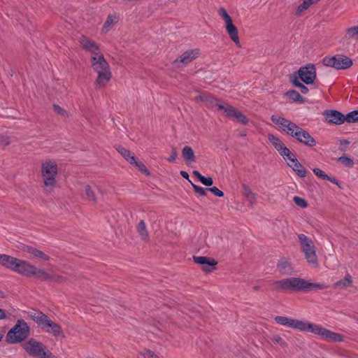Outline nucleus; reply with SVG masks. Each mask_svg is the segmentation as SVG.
<instances>
[{
    "label": "nucleus",
    "instance_id": "c9c22d12",
    "mask_svg": "<svg viewBox=\"0 0 358 358\" xmlns=\"http://www.w3.org/2000/svg\"><path fill=\"white\" fill-rule=\"evenodd\" d=\"M286 95L291 100L297 102H303V96L296 91L295 90H290L287 92Z\"/></svg>",
    "mask_w": 358,
    "mask_h": 358
},
{
    "label": "nucleus",
    "instance_id": "1a4fd4ad",
    "mask_svg": "<svg viewBox=\"0 0 358 358\" xmlns=\"http://www.w3.org/2000/svg\"><path fill=\"white\" fill-rule=\"evenodd\" d=\"M23 349L34 358H58L51 352L46 350L45 346L34 338H30L22 345Z\"/></svg>",
    "mask_w": 358,
    "mask_h": 358
},
{
    "label": "nucleus",
    "instance_id": "a878e982",
    "mask_svg": "<svg viewBox=\"0 0 358 358\" xmlns=\"http://www.w3.org/2000/svg\"><path fill=\"white\" fill-rule=\"evenodd\" d=\"M182 156L188 164L195 162L196 157L194 152L189 146H185L182 148Z\"/></svg>",
    "mask_w": 358,
    "mask_h": 358
},
{
    "label": "nucleus",
    "instance_id": "c85d7f7f",
    "mask_svg": "<svg viewBox=\"0 0 358 358\" xmlns=\"http://www.w3.org/2000/svg\"><path fill=\"white\" fill-rule=\"evenodd\" d=\"M137 231L142 240L146 241L148 238V231L145 223L141 220L137 225Z\"/></svg>",
    "mask_w": 358,
    "mask_h": 358
},
{
    "label": "nucleus",
    "instance_id": "37998d69",
    "mask_svg": "<svg viewBox=\"0 0 358 358\" xmlns=\"http://www.w3.org/2000/svg\"><path fill=\"white\" fill-rule=\"evenodd\" d=\"M208 191H210V192H212L214 195L217 196H219V197H222L224 196V193L222 191L220 190L217 187H210V188H208Z\"/></svg>",
    "mask_w": 358,
    "mask_h": 358
},
{
    "label": "nucleus",
    "instance_id": "603ef678",
    "mask_svg": "<svg viewBox=\"0 0 358 358\" xmlns=\"http://www.w3.org/2000/svg\"><path fill=\"white\" fill-rule=\"evenodd\" d=\"M293 85L295 86V87H300L301 85H302L301 83H300L299 80H293Z\"/></svg>",
    "mask_w": 358,
    "mask_h": 358
},
{
    "label": "nucleus",
    "instance_id": "ddd939ff",
    "mask_svg": "<svg viewBox=\"0 0 358 358\" xmlns=\"http://www.w3.org/2000/svg\"><path fill=\"white\" fill-rule=\"evenodd\" d=\"M298 73L301 80L307 85L313 83L316 78V68L313 64L301 67Z\"/></svg>",
    "mask_w": 358,
    "mask_h": 358
},
{
    "label": "nucleus",
    "instance_id": "4c0bfd02",
    "mask_svg": "<svg viewBox=\"0 0 358 358\" xmlns=\"http://www.w3.org/2000/svg\"><path fill=\"white\" fill-rule=\"evenodd\" d=\"M338 161L347 167H352L354 161L352 158L347 156H342L338 159Z\"/></svg>",
    "mask_w": 358,
    "mask_h": 358
},
{
    "label": "nucleus",
    "instance_id": "f3484780",
    "mask_svg": "<svg viewBox=\"0 0 358 358\" xmlns=\"http://www.w3.org/2000/svg\"><path fill=\"white\" fill-rule=\"evenodd\" d=\"M285 161L287 164L301 178L306 176V171L302 164L298 161L294 153L290 154Z\"/></svg>",
    "mask_w": 358,
    "mask_h": 358
},
{
    "label": "nucleus",
    "instance_id": "6ab92c4d",
    "mask_svg": "<svg viewBox=\"0 0 358 358\" xmlns=\"http://www.w3.org/2000/svg\"><path fill=\"white\" fill-rule=\"evenodd\" d=\"M199 55V49L196 48L193 50H187L183 54H182L178 59H176L175 63L176 64H187L192 62L196 58H197Z\"/></svg>",
    "mask_w": 358,
    "mask_h": 358
},
{
    "label": "nucleus",
    "instance_id": "6e6d98bb",
    "mask_svg": "<svg viewBox=\"0 0 358 358\" xmlns=\"http://www.w3.org/2000/svg\"><path fill=\"white\" fill-rule=\"evenodd\" d=\"M3 338V334L2 332H0V341H1Z\"/></svg>",
    "mask_w": 358,
    "mask_h": 358
},
{
    "label": "nucleus",
    "instance_id": "473e14b6",
    "mask_svg": "<svg viewBox=\"0 0 358 358\" xmlns=\"http://www.w3.org/2000/svg\"><path fill=\"white\" fill-rule=\"evenodd\" d=\"M84 192L85 195V198L87 201L90 202L95 203L96 202V194L94 193V191L92 188V187L89 185H86L84 187Z\"/></svg>",
    "mask_w": 358,
    "mask_h": 358
},
{
    "label": "nucleus",
    "instance_id": "5fc2aeb1",
    "mask_svg": "<svg viewBox=\"0 0 358 358\" xmlns=\"http://www.w3.org/2000/svg\"><path fill=\"white\" fill-rule=\"evenodd\" d=\"M329 180V181H331V182H333V183H334V184H337V182H336V179H335V178H331L330 177V180Z\"/></svg>",
    "mask_w": 358,
    "mask_h": 358
},
{
    "label": "nucleus",
    "instance_id": "9d476101",
    "mask_svg": "<svg viewBox=\"0 0 358 358\" xmlns=\"http://www.w3.org/2000/svg\"><path fill=\"white\" fill-rule=\"evenodd\" d=\"M298 238L300 243L301 249L303 252L308 263L313 267H317L318 265V260L316 255V248L313 241L303 234H299Z\"/></svg>",
    "mask_w": 358,
    "mask_h": 358
},
{
    "label": "nucleus",
    "instance_id": "a211bd4d",
    "mask_svg": "<svg viewBox=\"0 0 358 358\" xmlns=\"http://www.w3.org/2000/svg\"><path fill=\"white\" fill-rule=\"evenodd\" d=\"M193 259L195 263L201 265L202 266V269L205 272H211L215 268V266L217 265V262L213 259H209L206 257H202V256H194L193 257Z\"/></svg>",
    "mask_w": 358,
    "mask_h": 358
},
{
    "label": "nucleus",
    "instance_id": "6e6552de",
    "mask_svg": "<svg viewBox=\"0 0 358 358\" xmlns=\"http://www.w3.org/2000/svg\"><path fill=\"white\" fill-rule=\"evenodd\" d=\"M30 329L23 320H18L15 324L8 331L6 341L8 343H18L24 341L29 335Z\"/></svg>",
    "mask_w": 358,
    "mask_h": 358
},
{
    "label": "nucleus",
    "instance_id": "dca6fc26",
    "mask_svg": "<svg viewBox=\"0 0 358 358\" xmlns=\"http://www.w3.org/2000/svg\"><path fill=\"white\" fill-rule=\"evenodd\" d=\"M221 108L223 109V113L227 117L232 118L234 121L244 125L248 124V119L246 116L233 106L228 105L227 106H221Z\"/></svg>",
    "mask_w": 358,
    "mask_h": 358
},
{
    "label": "nucleus",
    "instance_id": "09e8293b",
    "mask_svg": "<svg viewBox=\"0 0 358 358\" xmlns=\"http://www.w3.org/2000/svg\"><path fill=\"white\" fill-rule=\"evenodd\" d=\"M299 88L301 89V92L303 94H306L308 92V88L303 84H302Z\"/></svg>",
    "mask_w": 358,
    "mask_h": 358
},
{
    "label": "nucleus",
    "instance_id": "393cba45",
    "mask_svg": "<svg viewBox=\"0 0 358 358\" xmlns=\"http://www.w3.org/2000/svg\"><path fill=\"white\" fill-rule=\"evenodd\" d=\"M118 20L119 17L116 14L109 15L103 25L102 31L103 33L110 31L112 28L117 24Z\"/></svg>",
    "mask_w": 358,
    "mask_h": 358
},
{
    "label": "nucleus",
    "instance_id": "de8ad7c7",
    "mask_svg": "<svg viewBox=\"0 0 358 358\" xmlns=\"http://www.w3.org/2000/svg\"><path fill=\"white\" fill-rule=\"evenodd\" d=\"M1 143L3 145H8L10 143L9 137H6V136L1 137Z\"/></svg>",
    "mask_w": 358,
    "mask_h": 358
},
{
    "label": "nucleus",
    "instance_id": "72a5a7b5",
    "mask_svg": "<svg viewBox=\"0 0 358 358\" xmlns=\"http://www.w3.org/2000/svg\"><path fill=\"white\" fill-rule=\"evenodd\" d=\"M131 165L135 166L138 171H140L143 174L148 176L150 175V171L146 168L145 164L138 159L136 157L135 158L134 161L131 162Z\"/></svg>",
    "mask_w": 358,
    "mask_h": 358
},
{
    "label": "nucleus",
    "instance_id": "cd10ccee",
    "mask_svg": "<svg viewBox=\"0 0 358 358\" xmlns=\"http://www.w3.org/2000/svg\"><path fill=\"white\" fill-rule=\"evenodd\" d=\"M352 282V277L350 274H346L343 279L335 282L333 287L339 289L347 288L351 286Z\"/></svg>",
    "mask_w": 358,
    "mask_h": 358
},
{
    "label": "nucleus",
    "instance_id": "ea45409f",
    "mask_svg": "<svg viewBox=\"0 0 358 358\" xmlns=\"http://www.w3.org/2000/svg\"><path fill=\"white\" fill-rule=\"evenodd\" d=\"M293 200H294V203H296V205H297L298 206H299L301 208H306L308 206L307 201L301 197L295 196L294 197Z\"/></svg>",
    "mask_w": 358,
    "mask_h": 358
},
{
    "label": "nucleus",
    "instance_id": "864d4df0",
    "mask_svg": "<svg viewBox=\"0 0 358 358\" xmlns=\"http://www.w3.org/2000/svg\"><path fill=\"white\" fill-rule=\"evenodd\" d=\"M349 143H350L349 141H348L346 140H344V141L341 142V144L343 145H348Z\"/></svg>",
    "mask_w": 358,
    "mask_h": 358
},
{
    "label": "nucleus",
    "instance_id": "79ce46f5",
    "mask_svg": "<svg viewBox=\"0 0 358 358\" xmlns=\"http://www.w3.org/2000/svg\"><path fill=\"white\" fill-rule=\"evenodd\" d=\"M272 341L274 343L279 344L281 346L286 345L285 341L282 339V338L280 335H278V334L274 335L272 337Z\"/></svg>",
    "mask_w": 358,
    "mask_h": 358
},
{
    "label": "nucleus",
    "instance_id": "f257e3e1",
    "mask_svg": "<svg viewBox=\"0 0 358 358\" xmlns=\"http://www.w3.org/2000/svg\"><path fill=\"white\" fill-rule=\"evenodd\" d=\"M275 321L278 324L287 327L303 333H311L320 339L329 342H342L344 336L338 333L332 331L322 325L308 320H298L286 316H276Z\"/></svg>",
    "mask_w": 358,
    "mask_h": 358
},
{
    "label": "nucleus",
    "instance_id": "0eeeda50",
    "mask_svg": "<svg viewBox=\"0 0 358 358\" xmlns=\"http://www.w3.org/2000/svg\"><path fill=\"white\" fill-rule=\"evenodd\" d=\"M58 164L52 159H45L41 164V176L47 189L53 190L57 185Z\"/></svg>",
    "mask_w": 358,
    "mask_h": 358
},
{
    "label": "nucleus",
    "instance_id": "2eb2a0df",
    "mask_svg": "<svg viewBox=\"0 0 358 358\" xmlns=\"http://www.w3.org/2000/svg\"><path fill=\"white\" fill-rule=\"evenodd\" d=\"M268 140L273 148L278 152L279 155L285 159L292 152L287 148L284 143L277 136L272 134H268Z\"/></svg>",
    "mask_w": 358,
    "mask_h": 358
},
{
    "label": "nucleus",
    "instance_id": "b1692460",
    "mask_svg": "<svg viewBox=\"0 0 358 358\" xmlns=\"http://www.w3.org/2000/svg\"><path fill=\"white\" fill-rule=\"evenodd\" d=\"M279 271L284 274L288 275L293 272V267L290 261L286 258H282L278 264Z\"/></svg>",
    "mask_w": 358,
    "mask_h": 358
},
{
    "label": "nucleus",
    "instance_id": "412c9836",
    "mask_svg": "<svg viewBox=\"0 0 358 358\" xmlns=\"http://www.w3.org/2000/svg\"><path fill=\"white\" fill-rule=\"evenodd\" d=\"M200 99L204 102L208 106L213 108H216L218 110L223 111L221 106H227L228 104L222 103L220 101L217 100L213 96L208 94H203L199 96Z\"/></svg>",
    "mask_w": 358,
    "mask_h": 358
},
{
    "label": "nucleus",
    "instance_id": "49530a36",
    "mask_svg": "<svg viewBox=\"0 0 358 358\" xmlns=\"http://www.w3.org/2000/svg\"><path fill=\"white\" fill-rule=\"evenodd\" d=\"M142 355L144 358H158L157 356L151 350H145Z\"/></svg>",
    "mask_w": 358,
    "mask_h": 358
},
{
    "label": "nucleus",
    "instance_id": "39448f33",
    "mask_svg": "<svg viewBox=\"0 0 358 358\" xmlns=\"http://www.w3.org/2000/svg\"><path fill=\"white\" fill-rule=\"evenodd\" d=\"M91 66L97 73L96 84L99 87H104L111 78V72L108 63L101 52L91 55Z\"/></svg>",
    "mask_w": 358,
    "mask_h": 358
},
{
    "label": "nucleus",
    "instance_id": "3c124183",
    "mask_svg": "<svg viewBox=\"0 0 358 358\" xmlns=\"http://www.w3.org/2000/svg\"><path fill=\"white\" fill-rule=\"evenodd\" d=\"M6 318V313L5 312L0 308V320H3Z\"/></svg>",
    "mask_w": 358,
    "mask_h": 358
},
{
    "label": "nucleus",
    "instance_id": "58836bf2",
    "mask_svg": "<svg viewBox=\"0 0 358 358\" xmlns=\"http://www.w3.org/2000/svg\"><path fill=\"white\" fill-rule=\"evenodd\" d=\"M192 187L194 192L200 196H206L208 191V188H203L201 186L192 183Z\"/></svg>",
    "mask_w": 358,
    "mask_h": 358
},
{
    "label": "nucleus",
    "instance_id": "7c9ffc66",
    "mask_svg": "<svg viewBox=\"0 0 358 358\" xmlns=\"http://www.w3.org/2000/svg\"><path fill=\"white\" fill-rule=\"evenodd\" d=\"M192 174L196 176L198 180L206 186H211L213 183V178L210 177H205L202 176L198 171H194Z\"/></svg>",
    "mask_w": 358,
    "mask_h": 358
},
{
    "label": "nucleus",
    "instance_id": "8fccbe9b",
    "mask_svg": "<svg viewBox=\"0 0 358 358\" xmlns=\"http://www.w3.org/2000/svg\"><path fill=\"white\" fill-rule=\"evenodd\" d=\"M180 175L182 178H184L185 179H189V174L186 171H180Z\"/></svg>",
    "mask_w": 358,
    "mask_h": 358
},
{
    "label": "nucleus",
    "instance_id": "c756f323",
    "mask_svg": "<svg viewBox=\"0 0 358 358\" xmlns=\"http://www.w3.org/2000/svg\"><path fill=\"white\" fill-rule=\"evenodd\" d=\"M119 153L131 164L134 161L136 156L134 153L131 152L127 149L120 147L117 149Z\"/></svg>",
    "mask_w": 358,
    "mask_h": 358
},
{
    "label": "nucleus",
    "instance_id": "c03bdc74",
    "mask_svg": "<svg viewBox=\"0 0 358 358\" xmlns=\"http://www.w3.org/2000/svg\"><path fill=\"white\" fill-rule=\"evenodd\" d=\"M53 108L56 113H57L60 115H62V116L67 115V112L65 110H64L63 108H62L59 106L55 105L53 106Z\"/></svg>",
    "mask_w": 358,
    "mask_h": 358
},
{
    "label": "nucleus",
    "instance_id": "e433bc0d",
    "mask_svg": "<svg viewBox=\"0 0 358 358\" xmlns=\"http://www.w3.org/2000/svg\"><path fill=\"white\" fill-rule=\"evenodd\" d=\"M345 122L348 123L358 122V110H353L345 115Z\"/></svg>",
    "mask_w": 358,
    "mask_h": 358
},
{
    "label": "nucleus",
    "instance_id": "423d86ee",
    "mask_svg": "<svg viewBox=\"0 0 358 358\" xmlns=\"http://www.w3.org/2000/svg\"><path fill=\"white\" fill-rule=\"evenodd\" d=\"M29 317L45 332L57 337H64L62 327L54 322L42 312H32L29 314Z\"/></svg>",
    "mask_w": 358,
    "mask_h": 358
},
{
    "label": "nucleus",
    "instance_id": "5701e85b",
    "mask_svg": "<svg viewBox=\"0 0 358 358\" xmlns=\"http://www.w3.org/2000/svg\"><path fill=\"white\" fill-rule=\"evenodd\" d=\"M17 258L0 254V265L6 267V268L13 271Z\"/></svg>",
    "mask_w": 358,
    "mask_h": 358
},
{
    "label": "nucleus",
    "instance_id": "7ed1b4c3",
    "mask_svg": "<svg viewBox=\"0 0 358 358\" xmlns=\"http://www.w3.org/2000/svg\"><path fill=\"white\" fill-rule=\"evenodd\" d=\"M271 120L284 132L295 138L300 143L308 147H313L316 145L315 140L307 131L299 127L289 120L282 117L272 115Z\"/></svg>",
    "mask_w": 358,
    "mask_h": 358
},
{
    "label": "nucleus",
    "instance_id": "f8f14e48",
    "mask_svg": "<svg viewBox=\"0 0 358 358\" xmlns=\"http://www.w3.org/2000/svg\"><path fill=\"white\" fill-rule=\"evenodd\" d=\"M322 64L326 66L333 67L336 69H345L352 65V61L348 57L336 55L333 57H325L322 59Z\"/></svg>",
    "mask_w": 358,
    "mask_h": 358
},
{
    "label": "nucleus",
    "instance_id": "a18cd8bd",
    "mask_svg": "<svg viewBox=\"0 0 358 358\" xmlns=\"http://www.w3.org/2000/svg\"><path fill=\"white\" fill-rule=\"evenodd\" d=\"M177 157H178V152H177L176 148H173L171 155H170V157L166 158V160L170 162H173L176 160Z\"/></svg>",
    "mask_w": 358,
    "mask_h": 358
},
{
    "label": "nucleus",
    "instance_id": "bb28decb",
    "mask_svg": "<svg viewBox=\"0 0 358 358\" xmlns=\"http://www.w3.org/2000/svg\"><path fill=\"white\" fill-rule=\"evenodd\" d=\"M242 193L244 197L251 203H254L257 199V194L252 192L251 188L245 185H242Z\"/></svg>",
    "mask_w": 358,
    "mask_h": 358
},
{
    "label": "nucleus",
    "instance_id": "4468645a",
    "mask_svg": "<svg viewBox=\"0 0 358 358\" xmlns=\"http://www.w3.org/2000/svg\"><path fill=\"white\" fill-rule=\"evenodd\" d=\"M17 248L24 253L29 255L30 257L32 259H36L42 261L50 260V257L48 255L32 246L19 243L17 245Z\"/></svg>",
    "mask_w": 358,
    "mask_h": 358
},
{
    "label": "nucleus",
    "instance_id": "20e7f679",
    "mask_svg": "<svg viewBox=\"0 0 358 358\" xmlns=\"http://www.w3.org/2000/svg\"><path fill=\"white\" fill-rule=\"evenodd\" d=\"M275 289L279 290L308 291L322 289L326 285L320 283H313L301 278H287L275 283Z\"/></svg>",
    "mask_w": 358,
    "mask_h": 358
},
{
    "label": "nucleus",
    "instance_id": "f704fd0d",
    "mask_svg": "<svg viewBox=\"0 0 358 358\" xmlns=\"http://www.w3.org/2000/svg\"><path fill=\"white\" fill-rule=\"evenodd\" d=\"M345 37L348 39L358 38V26L348 28L346 29Z\"/></svg>",
    "mask_w": 358,
    "mask_h": 358
},
{
    "label": "nucleus",
    "instance_id": "aec40b11",
    "mask_svg": "<svg viewBox=\"0 0 358 358\" xmlns=\"http://www.w3.org/2000/svg\"><path fill=\"white\" fill-rule=\"evenodd\" d=\"M324 114L326 120L329 123L341 124L345 122V115L337 110H326Z\"/></svg>",
    "mask_w": 358,
    "mask_h": 358
},
{
    "label": "nucleus",
    "instance_id": "a19ab883",
    "mask_svg": "<svg viewBox=\"0 0 358 358\" xmlns=\"http://www.w3.org/2000/svg\"><path fill=\"white\" fill-rule=\"evenodd\" d=\"M314 173L319 178H321L324 180H330V177L328 176L323 171L320 169H313Z\"/></svg>",
    "mask_w": 358,
    "mask_h": 358
},
{
    "label": "nucleus",
    "instance_id": "9b49d317",
    "mask_svg": "<svg viewBox=\"0 0 358 358\" xmlns=\"http://www.w3.org/2000/svg\"><path fill=\"white\" fill-rule=\"evenodd\" d=\"M218 14L224 22V27L229 38L238 47L240 48L241 45L238 37V29L234 24L231 16L224 8L219 9Z\"/></svg>",
    "mask_w": 358,
    "mask_h": 358
},
{
    "label": "nucleus",
    "instance_id": "f03ea898",
    "mask_svg": "<svg viewBox=\"0 0 358 358\" xmlns=\"http://www.w3.org/2000/svg\"><path fill=\"white\" fill-rule=\"evenodd\" d=\"M20 275L27 277H34L43 281L64 282L66 278L59 275H55L48 273L44 268L36 267L30 262L17 259L14 269L13 271Z\"/></svg>",
    "mask_w": 358,
    "mask_h": 358
},
{
    "label": "nucleus",
    "instance_id": "2f4dec72",
    "mask_svg": "<svg viewBox=\"0 0 358 358\" xmlns=\"http://www.w3.org/2000/svg\"><path fill=\"white\" fill-rule=\"evenodd\" d=\"M320 0H303L302 3H301L297 9H296V14L300 15L303 11L307 10L311 5L316 3Z\"/></svg>",
    "mask_w": 358,
    "mask_h": 358
},
{
    "label": "nucleus",
    "instance_id": "4be33fe9",
    "mask_svg": "<svg viewBox=\"0 0 358 358\" xmlns=\"http://www.w3.org/2000/svg\"><path fill=\"white\" fill-rule=\"evenodd\" d=\"M79 41L83 48L89 51L92 55L100 52L96 43L91 39L85 36H82Z\"/></svg>",
    "mask_w": 358,
    "mask_h": 358
}]
</instances>
